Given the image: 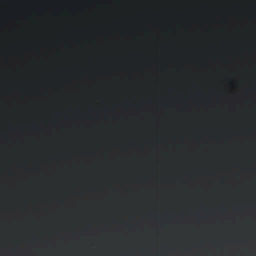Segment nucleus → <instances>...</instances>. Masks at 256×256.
<instances>
[{
	"instance_id": "1",
	"label": "nucleus",
	"mask_w": 256,
	"mask_h": 256,
	"mask_svg": "<svg viewBox=\"0 0 256 256\" xmlns=\"http://www.w3.org/2000/svg\"><path fill=\"white\" fill-rule=\"evenodd\" d=\"M220 2H256V1H220Z\"/></svg>"
}]
</instances>
